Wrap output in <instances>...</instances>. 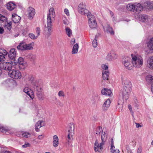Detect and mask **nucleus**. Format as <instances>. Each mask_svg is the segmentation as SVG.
Masks as SVG:
<instances>
[{
    "mask_svg": "<svg viewBox=\"0 0 153 153\" xmlns=\"http://www.w3.org/2000/svg\"><path fill=\"white\" fill-rule=\"evenodd\" d=\"M30 134L28 133H24L22 134V136L25 137H28L30 136Z\"/></svg>",
    "mask_w": 153,
    "mask_h": 153,
    "instance_id": "obj_50",
    "label": "nucleus"
},
{
    "mask_svg": "<svg viewBox=\"0 0 153 153\" xmlns=\"http://www.w3.org/2000/svg\"><path fill=\"white\" fill-rule=\"evenodd\" d=\"M146 6L149 9L153 8V2H152L147 1L146 2Z\"/></svg>",
    "mask_w": 153,
    "mask_h": 153,
    "instance_id": "obj_36",
    "label": "nucleus"
},
{
    "mask_svg": "<svg viewBox=\"0 0 153 153\" xmlns=\"http://www.w3.org/2000/svg\"><path fill=\"white\" fill-rule=\"evenodd\" d=\"M122 63L125 67L129 70L132 69V67L131 64V59L128 56H125L122 59Z\"/></svg>",
    "mask_w": 153,
    "mask_h": 153,
    "instance_id": "obj_6",
    "label": "nucleus"
},
{
    "mask_svg": "<svg viewBox=\"0 0 153 153\" xmlns=\"http://www.w3.org/2000/svg\"><path fill=\"white\" fill-rule=\"evenodd\" d=\"M117 55L113 52H111L108 53L105 57V59L108 61H111L117 58Z\"/></svg>",
    "mask_w": 153,
    "mask_h": 153,
    "instance_id": "obj_9",
    "label": "nucleus"
},
{
    "mask_svg": "<svg viewBox=\"0 0 153 153\" xmlns=\"http://www.w3.org/2000/svg\"><path fill=\"white\" fill-rule=\"evenodd\" d=\"M122 80L123 87L131 89V84L129 80L126 77H122Z\"/></svg>",
    "mask_w": 153,
    "mask_h": 153,
    "instance_id": "obj_11",
    "label": "nucleus"
},
{
    "mask_svg": "<svg viewBox=\"0 0 153 153\" xmlns=\"http://www.w3.org/2000/svg\"><path fill=\"white\" fill-rule=\"evenodd\" d=\"M55 16V13L53 8H51L49 10V13L47 15V28L48 33L49 35H51L53 32L52 23L53 22L54 17Z\"/></svg>",
    "mask_w": 153,
    "mask_h": 153,
    "instance_id": "obj_2",
    "label": "nucleus"
},
{
    "mask_svg": "<svg viewBox=\"0 0 153 153\" xmlns=\"http://www.w3.org/2000/svg\"><path fill=\"white\" fill-rule=\"evenodd\" d=\"M75 42V39H72L71 41V44L72 45L74 44Z\"/></svg>",
    "mask_w": 153,
    "mask_h": 153,
    "instance_id": "obj_60",
    "label": "nucleus"
},
{
    "mask_svg": "<svg viewBox=\"0 0 153 153\" xmlns=\"http://www.w3.org/2000/svg\"><path fill=\"white\" fill-rule=\"evenodd\" d=\"M16 55V51L14 48L11 49L8 53L9 58L14 61L15 60Z\"/></svg>",
    "mask_w": 153,
    "mask_h": 153,
    "instance_id": "obj_14",
    "label": "nucleus"
},
{
    "mask_svg": "<svg viewBox=\"0 0 153 153\" xmlns=\"http://www.w3.org/2000/svg\"><path fill=\"white\" fill-rule=\"evenodd\" d=\"M126 149L127 151V152L128 153H132L131 151V149H129V148L128 147H126Z\"/></svg>",
    "mask_w": 153,
    "mask_h": 153,
    "instance_id": "obj_59",
    "label": "nucleus"
},
{
    "mask_svg": "<svg viewBox=\"0 0 153 153\" xmlns=\"http://www.w3.org/2000/svg\"><path fill=\"white\" fill-rule=\"evenodd\" d=\"M111 148L112 149L113 146H114V141L113 139V138H112L111 140Z\"/></svg>",
    "mask_w": 153,
    "mask_h": 153,
    "instance_id": "obj_56",
    "label": "nucleus"
},
{
    "mask_svg": "<svg viewBox=\"0 0 153 153\" xmlns=\"http://www.w3.org/2000/svg\"><path fill=\"white\" fill-rule=\"evenodd\" d=\"M142 149L140 148H139L137 152V153H141Z\"/></svg>",
    "mask_w": 153,
    "mask_h": 153,
    "instance_id": "obj_62",
    "label": "nucleus"
},
{
    "mask_svg": "<svg viewBox=\"0 0 153 153\" xmlns=\"http://www.w3.org/2000/svg\"><path fill=\"white\" fill-rule=\"evenodd\" d=\"M18 62L19 64L23 66H25L26 65V62L24 61L22 57H19L18 59Z\"/></svg>",
    "mask_w": 153,
    "mask_h": 153,
    "instance_id": "obj_37",
    "label": "nucleus"
},
{
    "mask_svg": "<svg viewBox=\"0 0 153 153\" xmlns=\"http://www.w3.org/2000/svg\"><path fill=\"white\" fill-rule=\"evenodd\" d=\"M97 36H95V39L93 40L92 42L93 46L94 47L96 48L97 45V42L96 39Z\"/></svg>",
    "mask_w": 153,
    "mask_h": 153,
    "instance_id": "obj_44",
    "label": "nucleus"
},
{
    "mask_svg": "<svg viewBox=\"0 0 153 153\" xmlns=\"http://www.w3.org/2000/svg\"><path fill=\"white\" fill-rule=\"evenodd\" d=\"M26 43L21 42L17 46V48L19 50L21 51L25 50Z\"/></svg>",
    "mask_w": 153,
    "mask_h": 153,
    "instance_id": "obj_28",
    "label": "nucleus"
},
{
    "mask_svg": "<svg viewBox=\"0 0 153 153\" xmlns=\"http://www.w3.org/2000/svg\"><path fill=\"white\" fill-rule=\"evenodd\" d=\"M101 93L103 95L109 96L112 94V92L111 90L110 89L104 88L102 90Z\"/></svg>",
    "mask_w": 153,
    "mask_h": 153,
    "instance_id": "obj_26",
    "label": "nucleus"
},
{
    "mask_svg": "<svg viewBox=\"0 0 153 153\" xmlns=\"http://www.w3.org/2000/svg\"><path fill=\"white\" fill-rule=\"evenodd\" d=\"M102 68L104 70H108V67L107 65L105 64H102Z\"/></svg>",
    "mask_w": 153,
    "mask_h": 153,
    "instance_id": "obj_49",
    "label": "nucleus"
},
{
    "mask_svg": "<svg viewBox=\"0 0 153 153\" xmlns=\"http://www.w3.org/2000/svg\"><path fill=\"white\" fill-rule=\"evenodd\" d=\"M53 145L54 147H57L59 145V138L56 135H54L53 136Z\"/></svg>",
    "mask_w": 153,
    "mask_h": 153,
    "instance_id": "obj_20",
    "label": "nucleus"
},
{
    "mask_svg": "<svg viewBox=\"0 0 153 153\" xmlns=\"http://www.w3.org/2000/svg\"><path fill=\"white\" fill-rule=\"evenodd\" d=\"M147 47L150 50H153V37L150 39L147 43Z\"/></svg>",
    "mask_w": 153,
    "mask_h": 153,
    "instance_id": "obj_29",
    "label": "nucleus"
},
{
    "mask_svg": "<svg viewBox=\"0 0 153 153\" xmlns=\"http://www.w3.org/2000/svg\"><path fill=\"white\" fill-rule=\"evenodd\" d=\"M27 15L28 19L30 20H32L35 14V10L33 7H30L27 9Z\"/></svg>",
    "mask_w": 153,
    "mask_h": 153,
    "instance_id": "obj_10",
    "label": "nucleus"
},
{
    "mask_svg": "<svg viewBox=\"0 0 153 153\" xmlns=\"http://www.w3.org/2000/svg\"><path fill=\"white\" fill-rule=\"evenodd\" d=\"M34 45V43L33 42L28 44L26 43L25 50H32Z\"/></svg>",
    "mask_w": 153,
    "mask_h": 153,
    "instance_id": "obj_32",
    "label": "nucleus"
},
{
    "mask_svg": "<svg viewBox=\"0 0 153 153\" xmlns=\"http://www.w3.org/2000/svg\"><path fill=\"white\" fill-rule=\"evenodd\" d=\"M30 90V89L28 88L25 87L24 88L23 91L25 93H27L31 99H33L34 97L33 92L32 91L30 92L29 91Z\"/></svg>",
    "mask_w": 153,
    "mask_h": 153,
    "instance_id": "obj_19",
    "label": "nucleus"
},
{
    "mask_svg": "<svg viewBox=\"0 0 153 153\" xmlns=\"http://www.w3.org/2000/svg\"><path fill=\"white\" fill-rule=\"evenodd\" d=\"M8 52L4 49L0 48V53L2 54V56L6 55L7 54Z\"/></svg>",
    "mask_w": 153,
    "mask_h": 153,
    "instance_id": "obj_40",
    "label": "nucleus"
},
{
    "mask_svg": "<svg viewBox=\"0 0 153 153\" xmlns=\"http://www.w3.org/2000/svg\"><path fill=\"white\" fill-rule=\"evenodd\" d=\"M44 137V136L43 135H39L38 137V138L39 140H42L43 137Z\"/></svg>",
    "mask_w": 153,
    "mask_h": 153,
    "instance_id": "obj_57",
    "label": "nucleus"
},
{
    "mask_svg": "<svg viewBox=\"0 0 153 153\" xmlns=\"http://www.w3.org/2000/svg\"><path fill=\"white\" fill-rule=\"evenodd\" d=\"M134 11L135 12H140L143 9V7L139 3H135L134 4Z\"/></svg>",
    "mask_w": 153,
    "mask_h": 153,
    "instance_id": "obj_17",
    "label": "nucleus"
},
{
    "mask_svg": "<svg viewBox=\"0 0 153 153\" xmlns=\"http://www.w3.org/2000/svg\"><path fill=\"white\" fill-rule=\"evenodd\" d=\"M104 144L101 142L99 145L98 141L96 140L94 143V150L95 152H101L103 149V146Z\"/></svg>",
    "mask_w": 153,
    "mask_h": 153,
    "instance_id": "obj_13",
    "label": "nucleus"
},
{
    "mask_svg": "<svg viewBox=\"0 0 153 153\" xmlns=\"http://www.w3.org/2000/svg\"><path fill=\"white\" fill-rule=\"evenodd\" d=\"M103 28L105 31L109 33L111 35L114 34V32L113 28L112 27H110L108 24H107L104 26Z\"/></svg>",
    "mask_w": 153,
    "mask_h": 153,
    "instance_id": "obj_15",
    "label": "nucleus"
},
{
    "mask_svg": "<svg viewBox=\"0 0 153 153\" xmlns=\"http://www.w3.org/2000/svg\"><path fill=\"white\" fill-rule=\"evenodd\" d=\"M7 7L8 10L12 11L16 7V5L14 3L10 2L7 4Z\"/></svg>",
    "mask_w": 153,
    "mask_h": 153,
    "instance_id": "obj_23",
    "label": "nucleus"
},
{
    "mask_svg": "<svg viewBox=\"0 0 153 153\" xmlns=\"http://www.w3.org/2000/svg\"><path fill=\"white\" fill-rule=\"evenodd\" d=\"M111 103V101L109 99H108L104 102L102 106V109L104 111H107L109 108L110 104Z\"/></svg>",
    "mask_w": 153,
    "mask_h": 153,
    "instance_id": "obj_18",
    "label": "nucleus"
},
{
    "mask_svg": "<svg viewBox=\"0 0 153 153\" xmlns=\"http://www.w3.org/2000/svg\"><path fill=\"white\" fill-rule=\"evenodd\" d=\"M107 139V134L105 132L102 131L101 136L102 143L104 144L105 143Z\"/></svg>",
    "mask_w": 153,
    "mask_h": 153,
    "instance_id": "obj_27",
    "label": "nucleus"
},
{
    "mask_svg": "<svg viewBox=\"0 0 153 153\" xmlns=\"http://www.w3.org/2000/svg\"><path fill=\"white\" fill-rule=\"evenodd\" d=\"M8 75L12 78L17 79H20L22 76L21 73L16 70H11L8 73Z\"/></svg>",
    "mask_w": 153,
    "mask_h": 153,
    "instance_id": "obj_5",
    "label": "nucleus"
},
{
    "mask_svg": "<svg viewBox=\"0 0 153 153\" xmlns=\"http://www.w3.org/2000/svg\"><path fill=\"white\" fill-rule=\"evenodd\" d=\"M135 124H136V127L137 128H138L139 127L141 126L140 125V124H139V123H136Z\"/></svg>",
    "mask_w": 153,
    "mask_h": 153,
    "instance_id": "obj_63",
    "label": "nucleus"
},
{
    "mask_svg": "<svg viewBox=\"0 0 153 153\" xmlns=\"http://www.w3.org/2000/svg\"><path fill=\"white\" fill-rule=\"evenodd\" d=\"M146 79L147 82L151 83H153V76L151 75H149L146 77Z\"/></svg>",
    "mask_w": 153,
    "mask_h": 153,
    "instance_id": "obj_35",
    "label": "nucleus"
},
{
    "mask_svg": "<svg viewBox=\"0 0 153 153\" xmlns=\"http://www.w3.org/2000/svg\"><path fill=\"white\" fill-rule=\"evenodd\" d=\"M102 131V128L99 127L97 128V131L96 133V134H100V132Z\"/></svg>",
    "mask_w": 153,
    "mask_h": 153,
    "instance_id": "obj_48",
    "label": "nucleus"
},
{
    "mask_svg": "<svg viewBox=\"0 0 153 153\" xmlns=\"http://www.w3.org/2000/svg\"><path fill=\"white\" fill-rule=\"evenodd\" d=\"M7 19L5 16L0 14V21L3 22H6L7 21Z\"/></svg>",
    "mask_w": 153,
    "mask_h": 153,
    "instance_id": "obj_39",
    "label": "nucleus"
},
{
    "mask_svg": "<svg viewBox=\"0 0 153 153\" xmlns=\"http://www.w3.org/2000/svg\"><path fill=\"white\" fill-rule=\"evenodd\" d=\"M36 33L37 34V36H38V37L40 34V29L39 27H37L36 28Z\"/></svg>",
    "mask_w": 153,
    "mask_h": 153,
    "instance_id": "obj_47",
    "label": "nucleus"
},
{
    "mask_svg": "<svg viewBox=\"0 0 153 153\" xmlns=\"http://www.w3.org/2000/svg\"><path fill=\"white\" fill-rule=\"evenodd\" d=\"M78 9L79 13L84 16H86L89 12V11L86 9L85 5L83 4H79Z\"/></svg>",
    "mask_w": 153,
    "mask_h": 153,
    "instance_id": "obj_7",
    "label": "nucleus"
},
{
    "mask_svg": "<svg viewBox=\"0 0 153 153\" xmlns=\"http://www.w3.org/2000/svg\"><path fill=\"white\" fill-rule=\"evenodd\" d=\"M4 26L5 28H7V30L10 31L12 27L11 22H7V23L4 25Z\"/></svg>",
    "mask_w": 153,
    "mask_h": 153,
    "instance_id": "obj_38",
    "label": "nucleus"
},
{
    "mask_svg": "<svg viewBox=\"0 0 153 153\" xmlns=\"http://www.w3.org/2000/svg\"><path fill=\"white\" fill-rule=\"evenodd\" d=\"M131 56L133 66L137 68L141 67L143 64V59L141 56L139 55L133 56L132 54Z\"/></svg>",
    "mask_w": 153,
    "mask_h": 153,
    "instance_id": "obj_4",
    "label": "nucleus"
},
{
    "mask_svg": "<svg viewBox=\"0 0 153 153\" xmlns=\"http://www.w3.org/2000/svg\"><path fill=\"white\" fill-rule=\"evenodd\" d=\"M42 122V121L39 120L36 124L35 129L36 131L38 132L39 131V129L42 126L41 123Z\"/></svg>",
    "mask_w": 153,
    "mask_h": 153,
    "instance_id": "obj_34",
    "label": "nucleus"
},
{
    "mask_svg": "<svg viewBox=\"0 0 153 153\" xmlns=\"http://www.w3.org/2000/svg\"><path fill=\"white\" fill-rule=\"evenodd\" d=\"M4 29L3 27H0V33L2 34L4 32Z\"/></svg>",
    "mask_w": 153,
    "mask_h": 153,
    "instance_id": "obj_61",
    "label": "nucleus"
},
{
    "mask_svg": "<svg viewBox=\"0 0 153 153\" xmlns=\"http://www.w3.org/2000/svg\"><path fill=\"white\" fill-rule=\"evenodd\" d=\"M30 146V144L27 142H25V144L22 146L23 148H26L27 147H29Z\"/></svg>",
    "mask_w": 153,
    "mask_h": 153,
    "instance_id": "obj_52",
    "label": "nucleus"
},
{
    "mask_svg": "<svg viewBox=\"0 0 153 153\" xmlns=\"http://www.w3.org/2000/svg\"><path fill=\"white\" fill-rule=\"evenodd\" d=\"M139 20L143 22H148L150 17L147 15L145 14H140L139 16Z\"/></svg>",
    "mask_w": 153,
    "mask_h": 153,
    "instance_id": "obj_16",
    "label": "nucleus"
},
{
    "mask_svg": "<svg viewBox=\"0 0 153 153\" xmlns=\"http://www.w3.org/2000/svg\"><path fill=\"white\" fill-rule=\"evenodd\" d=\"M111 152L112 153H119V151L117 149H115L114 146L112 149L111 147Z\"/></svg>",
    "mask_w": 153,
    "mask_h": 153,
    "instance_id": "obj_42",
    "label": "nucleus"
},
{
    "mask_svg": "<svg viewBox=\"0 0 153 153\" xmlns=\"http://www.w3.org/2000/svg\"><path fill=\"white\" fill-rule=\"evenodd\" d=\"M21 19V17L16 14H13L12 15V19L15 23L19 22L20 21Z\"/></svg>",
    "mask_w": 153,
    "mask_h": 153,
    "instance_id": "obj_21",
    "label": "nucleus"
},
{
    "mask_svg": "<svg viewBox=\"0 0 153 153\" xmlns=\"http://www.w3.org/2000/svg\"><path fill=\"white\" fill-rule=\"evenodd\" d=\"M86 16L88 18V23L90 22H94L96 20L95 17L89 12Z\"/></svg>",
    "mask_w": 153,
    "mask_h": 153,
    "instance_id": "obj_31",
    "label": "nucleus"
},
{
    "mask_svg": "<svg viewBox=\"0 0 153 153\" xmlns=\"http://www.w3.org/2000/svg\"><path fill=\"white\" fill-rule=\"evenodd\" d=\"M65 30L66 34L68 36L70 37L71 35L72 34L71 30L69 27H67L65 28Z\"/></svg>",
    "mask_w": 153,
    "mask_h": 153,
    "instance_id": "obj_41",
    "label": "nucleus"
},
{
    "mask_svg": "<svg viewBox=\"0 0 153 153\" xmlns=\"http://www.w3.org/2000/svg\"><path fill=\"white\" fill-rule=\"evenodd\" d=\"M5 58L4 56L0 55V62L2 60H4Z\"/></svg>",
    "mask_w": 153,
    "mask_h": 153,
    "instance_id": "obj_58",
    "label": "nucleus"
},
{
    "mask_svg": "<svg viewBox=\"0 0 153 153\" xmlns=\"http://www.w3.org/2000/svg\"><path fill=\"white\" fill-rule=\"evenodd\" d=\"M28 79L31 83L30 85L32 90H36L37 91V96L40 101L43 100L44 99V96L42 94L41 91V87L39 86V81L34 79V77L31 75L28 76Z\"/></svg>",
    "mask_w": 153,
    "mask_h": 153,
    "instance_id": "obj_1",
    "label": "nucleus"
},
{
    "mask_svg": "<svg viewBox=\"0 0 153 153\" xmlns=\"http://www.w3.org/2000/svg\"><path fill=\"white\" fill-rule=\"evenodd\" d=\"M147 65L150 69L153 70V56L149 58L148 60Z\"/></svg>",
    "mask_w": 153,
    "mask_h": 153,
    "instance_id": "obj_22",
    "label": "nucleus"
},
{
    "mask_svg": "<svg viewBox=\"0 0 153 153\" xmlns=\"http://www.w3.org/2000/svg\"><path fill=\"white\" fill-rule=\"evenodd\" d=\"M74 126L72 123H70L68 126V135L67 140V143L68 144L69 146L72 147V142L73 140V136L74 134Z\"/></svg>",
    "mask_w": 153,
    "mask_h": 153,
    "instance_id": "obj_3",
    "label": "nucleus"
},
{
    "mask_svg": "<svg viewBox=\"0 0 153 153\" xmlns=\"http://www.w3.org/2000/svg\"><path fill=\"white\" fill-rule=\"evenodd\" d=\"M79 48V45L77 43L75 44L73 47L71 53L72 54L77 53L78 52Z\"/></svg>",
    "mask_w": 153,
    "mask_h": 153,
    "instance_id": "obj_30",
    "label": "nucleus"
},
{
    "mask_svg": "<svg viewBox=\"0 0 153 153\" xmlns=\"http://www.w3.org/2000/svg\"><path fill=\"white\" fill-rule=\"evenodd\" d=\"M7 129L4 127L1 126L0 128V131L2 132H6Z\"/></svg>",
    "mask_w": 153,
    "mask_h": 153,
    "instance_id": "obj_53",
    "label": "nucleus"
},
{
    "mask_svg": "<svg viewBox=\"0 0 153 153\" xmlns=\"http://www.w3.org/2000/svg\"><path fill=\"white\" fill-rule=\"evenodd\" d=\"M29 36L32 39H36L38 38V36H35V35L32 33H29Z\"/></svg>",
    "mask_w": 153,
    "mask_h": 153,
    "instance_id": "obj_46",
    "label": "nucleus"
},
{
    "mask_svg": "<svg viewBox=\"0 0 153 153\" xmlns=\"http://www.w3.org/2000/svg\"><path fill=\"white\" fill-rule=\"evenodd\" d=\"M62 19L64 24L66 25H68L69 24V21L67 19L65 16H64L62 18Z\"/></svg>",
    "mask_w": 153,
    "mask_h": 153,
    "instance_id": "obj_43",
    "label": "nucleus"
},
{
    "mask_svg": "<svg viewBox=\"0 0 153 153\" xmlns=\"http://www.w3.org/2000/svg\"><path fill=\"white\" fill-rule=\"evenodd\" d=\"M109 72L108 70H103L102 72V78L104 80H108Z\"/></svg>",
    "mask_w": 153,
    "mask_h": 153,
    "instance_id": "obj_24",
    "label": "nucleus"
},
{
    "mask_svg": "<svg viewBox=\"0 0 153 153\" xmlns=\"http://www.w3.org/2000/svg\"><path fill=\"white\" fill-rule=\"evenodd\" d=\"M0 68L1 69L10 71L12 68V64L9 62H1L0 63Z\"/></svg>",
    "mask_w": 153,
    "mask_h": 153,
    "instance_id": "obj_8",
    "label": "nucleus"
},
{
    "mask_svg": "<svg viewBox=\"0 0 153 153\" xmlns=\"http://www.w3.org/2000/svg\"><path fill=\"white\" fill-rule=\"evenodd\" d=\"M128 107L129 109L131 114L133 115L134 114V112L132 110V108L130 105H129L128 106Z\"/></svg>",
    "mask_w": 153,
    "mask_h": 153,
    "instance_id": "obj_51",
    "label": "nucleus"
},
{
    "mask_svg": "<svg viewBox=\"0 0 153 153\" xmlns=\"http://www.w3.org/2000/svg\"><path fill=\"white\" fill-rule=\"evenodd\" d=\"M131 90V89L123 87V89L122 91V94L124 99L126 100L128 98Z\"/></svg>",
    "mask_w": 153,
    "mask_h": 153,
    "instance_id": "obj_12",
    "label": "nucleus"
},
{
    "mask_svg": "<svg viewBox=\"0 0 153 153\" xmlns=\"http://www.w3.org/2000/svg\"><path fill=\"white\" fill-rule=\"evenodd\" d=\"M64 12L67 16H70L69 11L67 9L65 8L64 9Z\"/></svg>",
    "mask_w": 153,
    "mask_h": 153,
    "instance_id": "obj_54",
    "label": "nucleus"
},
{
    "mask_svg": "<svg viewBox=\"0 0 153 153\" xmlns=\"http://www.w3.org/2000/svg\"><path fill=\"white\" fill-rule=\"evenodd\" d=\"M122 102L121 101V102H120V101H118V105H120L121 106V108L120 109H119V111H121L122 109Z\"/></svg>",
    "mask_w": 153,
    "mask_h": 153,
    "instance_id": "obj_55",
    "label": "nucleus"
},
{
    "mask_svg": "<svg viewBox=\"0 0 153 153\" xmlns=\"http://www.w3.org/2000/svg\"><path fill=\"white\" fill-rule=\"evenodd\" d=\"M89 25L91 29L95 28L97 27V25L96 20L94 22H90L89 23Z\"/></svg>",
    "mask_w": 153,
    "mask_h": 153,
    "instance_id": "obj_33",
    "label": "nucleus"
},
{
    "mask_svg": "<svg viewBox=\"0 0 153 153\" xmlns=\"http://www.w3.org/2000/svg\"><path fill=\"white\" fill-rule=\"evenodd\" d=\"M58 95L60 97H64L65 96V94L63 91H60L58 93Z\"/></svg>",
    "mask_w": 153,
    "mask_h": 153,
    "instance_id": "obj_45",
    "label": "nucleus"
},
{
    "mask_svg": "<svg viewBox=\"0 0 153 153\" xmlns=\"http://www.w3.org/2000/svg\"><path fill=\"white\" fill-rule=\"evenodd\" d=\"M134 8V4L129 3L126 6V9L128 11H132L133 12H135Z\"/></svg>",
    "mask_w": 153,
    "mask_h": 153,
    "instance_id": "obj_25",
    "label": "nucleus"
},
{
    "mask_svg": "<svg viewBox=\"0 0 153 153\" xmlns=\"http://www.w3.org/2000/svg\"><path fill=\"white\" fill-rule=\"evenodd\" d=\"M151 91L153 94V83L152 84L151 86Z\"/></svg>",
    "mask_w": 153,
    "mask_h": 153,
    "instance_id": "obj_64",
    "label": "nucleus"
}]
</instances>
